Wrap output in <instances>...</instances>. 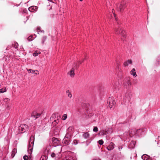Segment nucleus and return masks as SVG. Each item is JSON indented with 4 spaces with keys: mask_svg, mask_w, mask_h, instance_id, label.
<instances>
[{
    "mask_svg": "<svg viewBox=\"0 0 160 160\" xmlns=\"http://www.w3.org/2000/svg\"><path fill=\"white\" fill-rule=\"evenodd\" d=\"M36 73H37V74H39V72H36Z\"/></svg>",
    "mask_w": 160,
    "mask_h": 160,
    "instance_id": "obj_46",
    "label": "nucleus"
},
{
    "mask_svg": "<svg viewBox=\"0 0 160 160\" xmlns=\"http://www.w3.org/2000/svg\"><path fill=\"white\" fill-rule=\"evenodd\" d=\"M124 85L126 87H129L131 85V83L129 80H127L124 82Z\"/></svg>",
    "mask_w": 160,
    "mask_h": 160,
    "instance_id": "obj_9",
    "label": "nucleus"
},
{
    "mask_svg": "<svg viewBox=\"0 0 160 160\" xmlns=\"http://www.w3.org/2000/svg\"><path fill=\"white\" fill-rule=\"evenodd\" d=\"M31 9V10H37L38 9V7L36 6H33L29 7L28 8V10H30V9Z\"/></svg>",
    "mask_w": 160,
    "mask_h": 160,
    "instance_id": "obj_18",
    "label": "nucleus"
},
{
    "mask_svg": "<svg viewBox=\"0 0 160 160\" xmlns=\"http://www.w3.org/2000/svg\"><path fill=\"white\" fill-rule=\"evenodd\" d=\"M51 156V157H52V158H54L56 154L52 152V153Z\"/></svg>",
    "mask_w": 160,
    "mask_h": 160,
    "instance_id": "obj_34",
    "label": "nucleus"
},
{
    "mask_svg": "<svg viewBox=\"0 0 160 160\" xmlns=\"http://www.w3.org/2000/svg\"><path fill=\"white\" fill-rule=\"evenodd\" d=\"M118 28H116L115 31L117 34H120L123 37H124L125 35L124 34V31L118 25Z\"/></svg>",
    "mask_w": 160,
    "mask_h": 160,
    "instance_id": "obj_3",
    "label": "nucleus"
},
{
    "mask_svg": "<svg viewBox=\"0 0 160 160\" xmlns=\"http://www.w3.org/2000/svg\"><path fill=\"white\" fill-rule=\"evenodd\" d=\"M108 133V132L106 130H103L102 131L101 134L102 135H106Z\"/></svg>",
    "mask_w": 160,
    "mask_h": 160,
    "instance_id": "obj_26",
    "label": "nucleus"
},
{
    "mask_svg": "<svg viewBox=\"0 0 160 160\" xmlns=\"http://www.w3.org/2000/svg\"><path fill=\"white\" fill-rule=\"evenodd\" d=\"M83 136L86 139L89 137V134L88 132H86L83 134Z\"/></svg>",
    "mask_w": 160,
    "mask_h": 160,
    "instance_id": "obj_21",
    "label": "nucleus"
},
{
    "mask_svg": "<svg viewBox=\"0 0 160 160\" xmlns=\"http://www.w3.org/2000/svg\"><path fill=\"white\" fill-rule=\"evenodd\" d=\"M67 118V115L66 114H64L63 115L62 118V119L63 120H65Z\"/></svg>",
    "mask_w": 160,
    "mask_h": 160,
    "instance_id": "obj_27",
    "label": "nucleus"
},
{
    "mask_svg": "<svg viewBox=\"0 0 160 160\" xmlns=\"http://www.w3.org/2000/svg\"><path fill=\"white\" fill-rule=\"evenodd\" d=\"M93 131L94 132H97L98 131V128L97 127H95L93 129Z\"/></svg>",
    "mask_w": 160,
    "mask_h": 160,
    "instance_id": "obj_33",
    "label": "nucleus"
},
{
    "mask_svg": "<svg viewBox=\"0 0 160 160\" xmlns=\"http://www.w3.org/2000/svg\"><path fill=\"white\" fill-rule=\"evenodd\" d=\"M142 158L143 160H152V159L147 154H144L142 156Z\"/></svg>",
    "mask_w": 160,
    "mask_h": 160,
    "instance_id": "obj_8",
    "label": "nucleus"
},
{
    "mask_svg": "<svg viewBox=\"0 0 160 160\" xmlns=\"http://www.w3.org/2000/svg\"><path fill=\"white\" fill-rule=\"evenodd\" d=\"M113 14H114V17H115V19H116V21H117V18H116V15H115V14L114 13H113Z\"/></svg>",
    "mask_w": 160,
    "mask_h": 160,
    "instance_id": "obj_39",
    "label": "nucleus"
},
{
    "mask_svg": "<svg viewBox=\"0 0 160 160\" xmlns=\"http://www.w3.org/2000/svg\"><path fill=\"white\" fill-rule=\"evenodd\" d=\"M48 0L49 1H50V0Z\"/></svg>",
    "mask_w": 160,
    "mask_h": 160,
    "instance_id": "obj_49",
    "label": "nucleus"
},
{
    "mask_svg": "<svg viewBox=\"0 0 160 160\" xmlns=\"http://www.w3.org/2000/svg\"><path fill=\"white\" fill-rule=\"evenodd\" d=\"M73 142L74 144L75 145L77 144L78 143V141L77 140H74Z\"/></svg>",
    "mask_w": 160,
    "mask_h": 160,
    "instance_id": "obj_35",
    "label": "nucleus"
},
{
    "mask_svg": "<svg viewBox=\"0 0 160 160\" xmlns=\"http://www.w3.org/2000/svg\"><path fill=\"white\" fill-rule=\"evenodd\" d=\"M68 73L71 77H73L75 75L74 69L73 68H72Z\"/></svg>",
    "mask_w": 160,
    "mask_h": 160,
    "instance_id": "obj_11",
    "label": "nucleus"
},
{
    "mask_svg": "<svg viewBox=\"0 0 160 160\" xmlns=\"http://www.w3.org/2000/svg\"><path fill=\"white\" fill-rule=\"evenodd\" d=\"M70 140L69 139H65L64 138L63 140V144H65V145H68L69 144V142H70Z\"/></svg>",
    "mask_w": 160,
    "mask_h": 160,
    "instance_id": "obj_15",
    "label": "nucleus"
},
{
    "mask_svg": "<svg viewBox=\"0 0 160 160\" xmlns=\"http://www.w3.org/2000/svg\"><path fill=\"white\" fill-rule=\"evenodd\" d=\"M6 91V88H4L3 89L2 88V89H0V92L1 93H3L5 92Z\"/></svg>",
    "mask_w": 160,
    "mask_h": 160,
    "instance_id": "obj_30",
    "label": "nucleus"
},
{
    "mask_svg": "<svg viewBox=\"0 0 160 160\" xmlns=\"http://www.w3.org/2000/svg\"><path fill=\"white\" fill-rule=\"evenodd\" d=\"M19 129L21 130L22 131L25 132L28 130V125L25 124H22L19 127Z\"/></svg>",
    "mask_w": 160,
    "mask_h": 160,
    "instance_id": "obj_5",
    "label": "nucleus"
},
{
    "mask_svg": "<svg viewBox=\"0 0 160 160\" xmlns=\"http://www.w3.org/2000/svg\"><path fill=\"white\" fill-rule=\"evenodd\" d=\"M40 53L39 51H35L34 53L33 54V56H36L38 54H40Z\"/></svg>",
    "mask_w": 160,
    "mask_h": 160,
    "instance_id": "obj_24",
    "label": "nucleus"
},
{
    "mask_svg": "<svg viewBox=\"0 0 160 160\" xmlns=\"http://www.w3.org/2000/svg\"><path fill=\"white\" fill-rule=\"evenodd\" d=\"M157 61L158 62H160V56L158 57L157 59Z\"/></svg>",
    "mask_w": 160,
    "mask_h": 160,
    "instance_id": "obj_36",
    "label": "nucleus"
},
{
    "mask_svg": "<svg viewBox=\"0 0 160 160\" xmlns=\"http://www.w3.org/2000/svg\"><path fill=\"white\" fill-rule=\"evenodd\" d=\"M71 127H69L68 128V130H69V129H71ZM72 128V127H71V128Z\"/></svg>",
    "mask_w": 160,
    "mask_h": 160,
    "instance_id": "obj_42",
    "label": "nucleus"
},
{
    "mask_svg": "<svg viewBox=\"0 0 160 160\" xmlns=\"http://www.w3.org/2000/svg\"><path fill=\"white\" fill-rule=\"evenodd\" d=\"M23 158L24 160H28V157L27 156L25 155L23 156Z\"/></svg>",
    "mask_w": 160,
    "mask_h": 160,
    "instance_id": "obj_32",
    "label": "nucleus"
},
{
    "mask_svg": "<svg viewBox=\"0 0 160 160\" xmlns=\"http://www.w3.org/2000/svg\"><path fill=\"white\" fill-rule=\"evenodd\" d=\"M28 71L29 72V73H35L36 74H37V73H36V72H38V71L37 70H33L31 69H29L28 70Z\"/></svg>",
    "mask_w": 160,
    "mask_h": 160,
    "instance_id": "obj_19",
    "label": "nucleus"
},
{
    "mask_svg": "<svg viewBox=\"0 0 160 160\" xmlns=\"http://www.w3.org/2000/svg\"><path fill=\"white\" fill-rule=\"evenodd\" d=\"M135 142L134 141H132L128 147L129 148H133L135 146Z\"/></svg>",
    "mask_w": 160,
    "mask_h": 160,
    "instance_id": "obj_16",
    "label": "nucleus"
},
{
    "mask_svg": "<svg viewBox=\"0 0 160 160\" xmlns=\"http://www.w3.org/2000/svg\"><path fill=\"white\" fill-rule=\"evenodd\" d=\"M49 149H47V148L45 150V152H47V153H48V152H49Z\"/></svg>",
    "mask_w": 160,
    "mask_h": 160,
    "instance_id": "obj_38",
    "label": "nucleus"
},
{
    "mask_svg": "<svg viewBox=\"0 0 160 160\" xmlns=\"http://www.w3.org/2000/svg\"><path fill=\"white\" fill-rule=\"evenodd\" d=\"M115 146V145L112 142H111V150L113 149L114 148Z\"/></svg>",
    "mask_w": 160,
    "mask_h": 160,
    "instance_id": "obj_25",
    "label": "nucleus"
},
{
    "mask_svg": "<svg viewBox=\"0 0 160 160\" xmlns=\"http://www.w3.org/2000/svg\"><path fill=\"white\" fill-rule=\"evenodd\" d=\"M38 30V33H39V32L40 31V28H37Z\"/></svg>",
    "mask_w": 160,
    "mask_h": 160,
    "instance_id": "obj_40",
    "label": "nucleus"
},
{
    "mask_svg": "<svg viewBox=\"0 0 160 160\" xmlns=\"http://www.w3.org/2000/svg\"><path fill=\"white\" fill-rule=\"evenodd\" d=\"M79 62H80V64L81 63H82V62H80V61H79Z\"/></svg>",
    "mask_w": 160,
    "mask_h": 160,
    "instance_id": "obj_47",
    "label": "nucleus"
},
{
    "mask_svg": "<svg viewBox=\"0 0 160 160\" xmlns=\"http://www.w3.org/2000/svg\"><path fill=\"white\" fill-rule=\"evenodd\" d=\"M130 73L131 75L134 76L135 77H136L137 76V75L136 74V70L135 68H133L132 70L130 72Z\"/></svg>",
    "mask_w": 160,
    "mask_h": 160,
    "instance_id": "obj_14",
    "label": "nucleus"
},
{
    "mask_svg": "<svg viewBox=\"0 0 160 160\" xmlns=\"http://www.w3.org/2000/svg\"><path fill=\"white\" fill-rule=\"evenodd\" d=\"M80 1H82V0H80Z\"/></svg>",
    "mask_w": 160,
    "mask_h": 160,
    "instance_id": "obj_48",
    "label": "nucleus"
},
{
    "mask_svg": "<svg viewBox=\"0 0 160 160\" xmlns=\"http://www.w3.org/2000/svg\"><path fill=\"white\" fill-rule=\"evenodd\" d=\"M131 97V92H127L125 95V97L128 100Z\"/></svg>",
    "mask_w": 160,
    "mask_h": 160,
    "instance_id": "obj_10",
    "label": "nucleus"
},
{
    "mask_svg": "<svg viewBox=\"0 0 160 160\" xmlns=\"http://www.w3.org/2000/svg\"><path fill=\"white\" fill-rule=\"evenodd\" d=\"M132 61L131 60H128L124 62V64L125 66H128L130 64H132Z\"/></svg>",
    "mask_w": 160,
    "mask_h": 160,
    "instance_id": "obj_12",
    "label": "nucleus"
},
{
    "mask_svg": "<svg viewBox=\"0 0 160 160\" xmlns=\"http://www.w3.org/2000/svg\"><path fill=\"white\" fill-rule=\"evenodd\" d=\"M109 104H110V102H109Z\"/></svg>",
    "mask_w": 160,
    "mask_h": 160,
    "instance_id": "obj_50",
    "label": "nucleus"
},
{
    "mask_svg": "<svg viewBox=\"0 0 160 160\" xmlns=\"http://www.w3.org/2000/svg\"><path fill=\"white\" fill-rule=\"evenodd\" d=\"M17 149L14 148L13 149L12 152L11 157L12 158H13L15 154L17 153Z\"/></svg>",
    "mask_w": 160,
    "mask_h": 160,
    "instance_id": "obj_17",
    "label": "nucleus"
},
{
    "mask_svg": "<svg viewBox=\"0 0 160 160\" xmlns=\"http://www.w3.org/2000/svg\"><path fill=\"white\" fill-rule=\"evenodd\" d=\"M143 132V130L142 129H140L137 130L136 132H135L134 130H131V131H130L129 132V135L131 137H132V135H134L137 134L138 135H140L142 134Z\"/></svg>",
    "mask_w": 160,
    "mask_h": 160,
    "instance_id": "obj_1",
    "label": "nucleus"
},
{
    "mask_svg": "<svg viewBox=\"0 0 160 160\" xmlns=\"http://www.w3.org/2000/svg\"><path fill=\"white\" fill-rule=\"evenodd\" d=\"M58 122L59 121L58 119L55 120L54 121V122H55L56 123H58Z\"/></svg>",
    "mask_w": 160,
    "mask_h": 160,
    "instance_id": "obj_37",
    "label": "nucleus"
},
{
    "mask_svg": "<svg viewBox=\"0 0 160 160\" xmlns=\"http://www.w3.org/2000/svg\"><path fill=\"white\" fill-rule=\"evenodd\" d=\"M112 10H114V9H112Z\"/></svg>",
    "mask_w": 160,
    "mask_h": 160,
    "instance_id": "obj_53",
    "label": "nucleus"
},
{
    "mask_svg": "<svg viewBox=\"0 0 160 160\" xmlns=\"http://www.w3.org/2000/svg\"><path fill=\"white\" fill-rule=\"evenodd\" d=\"M116 105L115 101L113 99H111V108L112 107H115Z\"/></svg>",
    "mask_w": 160,
    "mask_h": 160,
    "instance_id": "obj_13",
    "label": "nucleus"
},
{
    "mask_svg": "<svg viewBox=\"0 0 160 160\" xmlns=\"http://www.w3.org/2000/svg\"><path fill=\"white\" fill-rule=\"evenodd\" d=\"M34 137L33 135H32L29 140V149L32 152V149H33L34 142Z\"/></svg>",
    "mask_w": 160,
    "mask_h": 160,
    "instance_id": "obj_2",
    "label": "nucleus"
},
{
    "mask_svg": "<svg viewBox=\"0 0 160 160\" xmlns=\"http://www.w3.org/2000/svg\"><path fill=\"white\" fill-rule=\"evenodd\" d=\"M78 65L77 64H76V67H77V66Z\"/></svg>",
    "mask_w": 160,
    "mask_h": 160,
    "instance_id": "obj_52",
    "label": "nucleus"
},
{
    "mask_svg": "<svg viewBox=\"0 0 160 160\" xmlns=\"http://www.w3.org/2000/svg\"><path fill=\"white\" fill-rule=\"evenodd\" d=\"M41 113H38L35 112H32L31 116L35 118L36 119L38 118L41 115Z\"/></svg>",
    "mask_w": 160,
    "mask_h": 160,
    "instance_id": "obj_6",
    "label": "nucleus"
},
{
    "mask_svg": "<svg viewBox=\"0 0 160 160\" xmlns=\"http://www.w3.org/2000/svg\"><path fill=\"white\" fill-rule=\"evenodd\" d=\"M24 13H26V12L24 11Z\"/></svg>",
    "mask_w": 160,
    "mask_h": 160,
    "instance_id": "obj_51",
    "label": "nucleus"
},
{
    "mask_svg": "<svg viewBox=\"0 0 160 160\" xmlns=\"http://www.w3.org/2000/svg\"><path fill=\"white\" fill-rule=\"evenodd\" d=\"M18 44L17 42H15L12 45V47L15 48H18Z\"/></svg>",
    "mask_w": 160,
    "mask_h": 160,
    "instance_id": "obj_22",
    "label": "nucleus"
},
{
    "mask_svg": "<svg viewBox=\"0 0 160 160\" xmlns=\"http://www.w3.org/2000/svg\"><path fill=\"white\" fill-rule=\"evenodd\" d=\"M122 148H118V149L119 150H120V149H121Z\"/></svg>",
    "mask_w": 160,
    "mask_h": 160,
    "instance_id": "obj_45",
    "label": "nucleus"
},
{
    "mask_svg": "<svg viewBox=\"0 0 160 160\" xmlns=\"http://www.w3.org/2000/svg\"><path fill=\"white\" fill-rule=\"evenodd\" d=\"M33 37L32 36H29L28 38V39L29 41H31L33 40Z\"/></svg>",
    "mask_w": 160,
    "mask_h": 160,
    "instance_id": "obj_28",
    "label": "nucleus"
},
{
    "mask_svg": "<svg viewBox=\"0 0 160 160\" xmlns=\"http://www.w3.org/2000/svg\"><path fill=\"white\" fill-rule=\"evenodd\" d=\"M124 2H121V3L118 4V8H119L120 10H123L125 8V6L124 5Z\"/></svg>",
    "mask_w": 160,
    "mask_h": 160,
    "instance_id": "obj_7",
    "label": "nucleus"
},
{
    "mask_svg": "<svg viewBox=\"0 0 160 160\" xmlns=\"http://www.w3.org/2000/svg\"><path fill=\"white\" fill-rule=\"evenodd\" d=\"M127 134H128V133H125L124 134V136L125 135H127Z\"/></svg>",
    "mask_w": 160,
    "mask_h": 160,
    "instance_id": "obj_44",
    "label": "nucleus"
},
{
    "mask_svg": "<svg viewBox=\"0 0 160 160\" xmlns=\"http://www.w3.org/2000/svg\"><path fill=\"white\" fill-rule=\"evenodd\" d=\"M107 148H108V149L109 150H110V147H109V146H108V147H107Z\"/></svg>",
    "mask_w": 160,
    "mask_h": 160,
    "instance_id": "obj_41",
    "label": "nucleus"
},
{
    "mask_svg": "<svg viewBox=\"0 0 160 160\" xmlns=\"http://www.w3.org/2000/svg\"><path fill=\"white\" fill-rule=\"evenodd\" d=\"M46 39V36L43 37L42 38V43H43L44 41H45V40Z\"/></svg>",
    "mask_w": 160,
    "mask_h": 160,
    "instance_id": "obj_29",
    "label": "nucleus"
},
{
    "mask_svg": "<svg viewBox=\"0 0 160 160\" xmlns=\"http://www.w3.org/2000/svg\"><path fill=\"white\" fill-rule=\"evenodd\" d=\"M66 93H68V97H69L70 98H72V95L70 92H69V90H67L66 91Z\"/></svg>",
    "mask_w": 160,
    "mask_h": 160,
    "instance_id": "obj_23",
    "label": "nucleus"
},
{
    "mask_svg": "<svg viewBox=\"0 0 160 160\" xmlns=\"http://www.w3.org/2000/svg\"><path fill=\"white\" fill-rule=\"evenodd\" d=\"M71 134L70 133H67L66 134L64 138L68 139H69L70 140Z\"/></svg>",
    "mask_w": 160,
    "mask_h": 160,
    "instance_id": "obj_20",
    "label": "nucleus"
},
{
    "mask_svg": "<svg viewBox=\"0 0 160 160\" xmlns=\"http://www.w3.org/2000/svg\"><path fill=\"white\" fill-rule=\"evenodd\" d=\"M52 143L53 145L56 147L59 145L60 141L58 138L53 137L52 138Z\"/></svg>",
    "mask_w": 160,
    "mask_h": 160,
    "instance_id": "obj_4",
    "label": "nucleus"
},
{
    "mask_svg": "<svg viewBox=\"0 0 160 160\" xmlns=\"http://www.w3.org/2000/svg\"><path fill=\"white\" fill-rule=\"evenodd\" d=\"M98 143L100 145H102L103 143V141L102 140H100L98 141Z\"/></svg>",
    "mask_w": 160,
    "mask_h": 160,
    "instance_id": "obj_31",
    "label": "nucleus"
},
{
    "mask_svg": "<svg viewBox=\"0 0 160 160\" xmlns=\"http://www.w3.org/2000/svg\"><path fill=\"white\" fill-rule=\"evenodd\" d=\"M93 160H100V159H93Z\"/></svg>",
    "mask_w": 160,
    "mask_h": 160,
    "instance_id": "obj_43",
    "label": "nucleus"
}]
</instances>
